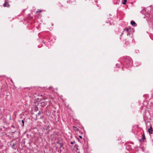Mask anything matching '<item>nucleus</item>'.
Wrapping results in <instances>:
<instances>
[{"label":"nucleus","instance_id":"nucleus-7","mask_svg":"<svg viewBox=\"0 0 153 153\" xmlns=\"http://www.w3.org/2000/svg\"><path fill=\"white\" fill-rule=\"evenodd\" d=\"M78 146L76 144L75 145L74 148H76V151L78 150Z\"/></svg>","mask_w":153,"mask_h":153},{"label":"nucleus","instance_id":"nucleus-13","mask_svg":"<svg viewBox=\"0 0 153 153\" xmlns=\"http://www.w3.org/2000/svg\"><path fill=\"white\" fill-rule=\"evenodd\" d=\"M41 114V112H39L38 113V114L39 115H40Z\"/></svg>","mask_w":153,"mask_h":153},{"label":"nucleus","instance_id":"nucleus-10","mask_svg":"<svg viewBox=\"0 0 153 153\" xmlns=\"http://www.w3.org/2000/svg\"><path fill=\"white\" fill-rule=\"evenodd\" d=\"M22 126H24V120H22Z\"/></svg>","mask_w":153,"mask_h":153},{"label":"nucleus","instance_id":"nucleus-18","mask_svg":"<svg viewBox=\"0 0 153 153\" xmlns=\"http://www.w3.org/2000/svg\"><path fill=\"white\" fill-rule=\"evenodd\" d=\"M16 131H15V132H13V133H14L15 132H16Z\"/></svg>","mask_w":153,"mask_h":153},{"label":"nucleus","instance_id":"nucleus-16","mask_svg":"<svg viewBox=\"0 0 153 153\" xmlns=\"http://www.w3.org/2000/svg\"><path fill=\"white\" fill-rule=\"evenodd\" d=\"M130 33H129V34H128H128H127V35H128V36L129 35H130Z\"/></svg>","mask_w":153,"mask_h":153},{"label":"nucleus","instance_id":"nucleus-2","mask_svg":"<svg viewBox=\"0 0 153 153\" xmlns=\"http://www.w3.org/2000/svg\"><path fill=\"white\" fill-rule=\"evenodd\" d=\"M3 6L4 7H9L10 6V5L7 2V1H6V0H5V3L4 4H3Z\"/></svg>","mask_w":153,"mask_h":153},{"label":"nucleus","instance_id":"nucleus-14","mask_svg":"<svg viewBox=\"0 0 153 153\" xmlns=\"http://www.w3.org/2000/svg\"><path fill=\"white\" fill-rule=\"evenodd\" d=\"M79 137L80 138H81V139L82 138V136H81L79 135Z\"/></svg>","mask_w":153,"mask_h":153},{"label":"nucleus","instance_id":"nucleus-1","mask_svg":"<svg viewBox=\"0 0 153 153\" xmlns=\"http://www.w3.org/2000/svg\"><path fill=\"white\" fill-rule=\"evenodd\" d=\"M126 65L127 67H128L131 65H132V61L131 59L130 58H127L126 59Z\"/></svg>","mask_w":153,"mask_h":153},{"label":"nucleus","instance_id":"nucleus-15","mask_svg":"<svg viewBox=\"0 0 153 153\" xmlns=\"http://www.w3.org/2000/svg\"><path fill=\"white\" fill-rule=\"evenodd\" d=\"M126 30L127 32L128 31V28H126Z\"/></svg>","mask_w":153,"mask_h":153},{"label":"nucleus","instance_id":"nucleus-11","mask_svg":"<svg viewBox=\"0 0 153 153\" xmlns=\"http://www.w3.org/2000/svg\"><path fill=\"white\" fill-rule=\"evenodd\" d=\"M11 127L13 128H15V126L13 125H12Z\"/></svg>","mask_w":153,"mask_h":153},{"label":"nucleus","instance_id":"nucleus-9","mask_svg":"<svg viewBox=\"0 0 153 153\" xmlns=\"http://www.w3.org/2000/svg\"><path fill=\"white\" fill-rule=\"evenodd\" d=\"M124 0V1L123 2L122 4H126V3L127 0Z\"/></svg>","mask_w":153,"mask_h":153},{"label":"nucleus","instance_id":"nucleus-12","mask_svg":"<svg viewBox=\"0 0 153 153\" xmlns=\"http://www.w3.org/2000/svg\"><path fill=\"white\" fill-rule=\"evenodd\" d=\"M74 142H71V144H72H72H74Z\"/></svg>","mask_w":153,"mask_h":153},{"label":"nucleus","instance_id":"nucleus-8","mask_svg":"<svg viewBox=\"0 0 153 153\" xmlns=\"http://www.w3.org/2000/svg\"><path fill=\"white\" fill-rule=\"evenodd\" d=\"M42 11V10H38L36 11V13H41Z\"/></svg>","mask_w":153,"mask_h":153},{"label":"nucleus","instance_id":"nucleus-4","mask_svg":"<svg viewBox=\"0 0 153 153\" xmlns=\"http://www.w3.org/2000/svg\"><path fill=\"white\" fill-rule=\"evenodd\" d=\"M16 145V143H13L11 146L12 148L14 149V150H16V148L15 147V146Z\"/></svg>","mask_w":153,"mask_h":153},{"label":"nucleus","instance_id":"nucleus-5","mask_svg":"<svg viewBox=\"0 0 153 153\" xmlns=\"http://www.w3.org/2000/svg\"><path fill=\"white\" fill-rule=\"evenodd\" d=\"M131 24L133 26H135L136 23L133 21H131Z\"/></svg>","mask_w":153,"mask_h":153},{"label":"nucleus","instance_id":"nucleus-3","mask_svg":"<svg viewBox=\"0 0 153 153\" xmlns=\"http://www.w3.org/2000/svg\"><path fill=\"white\" fill-rule=\"evenodd\" d=\"M148 132L150 134H152L153 133V130L152 129V126H150L149 128L148 129Z\"/></svg>","mask_w":153,"mask_h":153},{"label":"nucleus","instance_id":"nucleus-6","mask_svg":"<svg viewBox=\"0 0 153 153\" xmlns=\"http://www.w3.org/2000/svg\"><path fill=\"white\" fill-rule=\"evenodd\" d=\"M142 136H143V137L141 139V140H144L145 138V136L144 134H143Z\"/></svg>","mask_w":153,"mask_h":153},{"label":"nucleus","instance_id":"nucleus-17","mask_svg":"<svg viewBox=\"0 0 153 153\" xmlns=\"http://www.w3.org/2000/svg\"><path fill=\"white\" fill-rule=\"evenodd\" d=\"M74 128H76V127H75V126H74Z\"/></svg>","mask_w":153,"mask_h":153}]
</instances>
